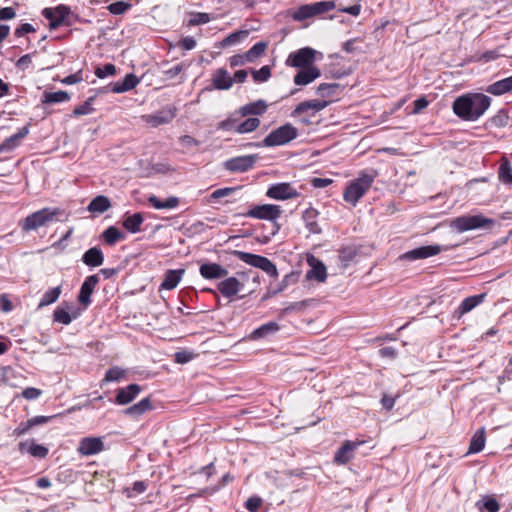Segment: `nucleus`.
<instances>
[{"instance_id":"23","label":"nucleus","mask_w":512,"mask_h":512,"mask_svg":"<svg viewBox=\"0 0 512 512\" xmlns=\"http://www.w3.org/2000/svg\"><path fill=\"white\" fill-rule=\"evenodd\" d=\"M185 273L184 269L168 270L165 273L160 289L172 290L177 287Z\"/></svg>"},{"instance_id":"45","label":"nucleus","mask_w":512,"mask_h":512,"mask_svg":"<svg viewBox=\"0 0 512 512\" xmlns=\"http://www.w3.org/2000/svg\"><path fill=\"white\" fill-rule=\"evenodd\" d=\"M150 408V400L148 398H144L141 401H139L137 404H134L133 406L126 409L125 413L129 415H141L145 411H147Z\"/></svg>"},{"instance_id":"37","label":"nucleus","mask_w":512,"mask_h":512,"mask_svg":"<svg viewBox=\"0 0 512 512\" xmlns=\"http://www.w3.org/2000/svg\"><path fill=\"white\" fill-rule=\"evenodd\" d=\"M234 254L237 256L239 260L242 262L258 268L261 261L264 259V256L243 252V251H234Z\"/></svg>"},{"instance_id":"2","label":"nucleus","mask_w":512,"mask_h":512,"mask_svg":"<svg viewBox=\"0 0 512 512\" xmlns=\"http://www.w3.org/2000/svg\"><path fill=\"white\" fill-rule=\"evenodd\" d=\"M377 176L378 172L374 169L361 171L358 174V177L352 180L346 187L343 194L344 200L351 205L356 206L358 201L369 190Z\"/></svg>"},{"instance_id":"41","label":"nucleus","mask_w":512,"mask_h":512,"mask_svg":"<svg viewBox=\"0 0 512 512\" xmlns=\"http://www.w3.org/2000/svg\"><path fill=\"white\" fill-rule=\"evenodd\" d=\"M70 100V95L66 91L45 92L43 103H62Z\"/></svg>"},{"instance_id":"21","label":"nucleus","mask_w":512,"mask_h":512,"mask_svg":"<svg viewBox=\"0 0 512 512\" xmlns=\"http://www.w3.org/2000/svg\"><path fill=\"white\" fill-rule=\"evenodd\" d=\"M321 72L319 68L313 66L308 68H300L298 73L294 76V83L299 86L308 85L315 79L320 77Z\"/></svg>"},{"instance_id":"25","label":"nucleus","mask_w":512,"mask_h":512,"mask_svg":"<svg viewBox=\"0 0 512 512\" xmlns=\"http://www.w3.org/2000/svg\"><path fill=\"white\" fill-rule=\"evenodd\" d=\"M54 416H35L30 419H28L26 422H22L18 425L16 428V433L18 435H22L26 433L30 428L37 426V425H43L48 423Z\"/></svg>"},{"instance_id":"24","label":"nucleus","mask_w":512,"mask_h":512,"mask_svg":"<svg viewBox=\"0 0 512 512\" xmlns=\"http://www.w3.org/2000/svg\"><path fill=\"white\" fill-rule=\"evenodd\" d=\"M82 261L87 266L98 267L103 264L104 256L99 248L92 247L84 253Z\"/></svg>"},{"instance_id":"46","label":"nucleus","mask_w":512,"mask_h":512,"mask_svg":"<svg viewBox=\"0 0 512 512\" xmlns=\"http://www.w3.org/2000/svg\"><path fill=\"white\" fill-rule=\"evenodd\" d=\"M477 506L481 511L485 509L488 512H498L500 509L498 502L492 497L483 498L481 501L477 502Z\"/></svg>"},{"instance_id":"33","label":"nucleus","mask_w":512,"mask_h":512,"mask_svg":"<svg viewBox=\"0 0 512 512\" xmlns=\"http://www.w3.org/2000/svg\"><path fill=\"white\" fill-rule=\"evenodd\" d=\"M499 180L505 185H512V165L507 158H502L498 171Z\"/></svg>"},{"instance_id":"60","label":"nucleus","mask_w":512,"mask_h":512,"mask_svg":"<svg viewBox=\"0 0 512 512\" xmlns=\"http://www.w3.org/2000/svg\"><path fill=\"white\" fill-rule=\"evenodd\" d=\"M211 21V17L208 13H195L193 14V17L190 19L189 23L191 25H200V24H206Z\"/></svg>"},{"instance_id":"61","label":"nucleus","mask_w":512,"mask_h":512,"mask_svg":"<svg viewBox=\"0 0 512 512\" xmlns=\"http://www.w3.org/2000/svg\"><path fill=\"white\" fill-rule=\"evenodd\" d=\"M42 394L40 389L34 387H28L23 390L22 396L27 400L37 399Z\"/></svg>"},{"instance_id":"36","label":"nucleus","mask_w":512,"mask_h":512,"mask_svg":"<svg viewBox=\"0 0 512 512\" xmlns=\"http://www.w3.org/2000/svg\"><path fill=\"white\" fill-rule=\"evenodd\" d=\"M234 254L237 256L239 260L242 262L258 268L261 261L264 259V256L243 252V251H234Z\"/></svg>"},{"instance_id":"54","label":"nucleus","mask_w":512,"mask_h":512,"mask_svg":"<svg viewBox=\"0 0 512 512\" xmlns=\"http://www.w3.org/2000/svg\"><path fill=\"white\" fill-rule=\"evenodd\" d=\"M271 76V69L269 66L265 65L261 67L259 70L252 71V77L255 82H266Z\"/></svg>"},{"instance_id":"44","label":"nucleus","mask_w":512,"mask_h":512,"mask_svg":"<svg viewBox=\"0 0 512 512\" xmlns=\"http://www.w3.org/2000/svg\"><path fill=\"white\" fill-rule=\"evenodd\" d=\"M248 36L247 30H239L229 34L221 41L222 47H229L239 43L242 39Z\"/></svg>"},{"instance_id":"18","label":"nucleus","mask_w":512,"mask_h":512,"mask_svg":"<svg viewBox=\"0 0 512 512\" xmlns=\"http://www.w3.org/2000/svg\"><path fill=\"white\" fill-rule=\"evenodd\" d=\"M280 329V326L275 321H270L268 323H265L261 325L260 327L254 329L248 336L249 340H260L268 338L275 333H277Z\"/></svg>"},{"instance_id":"62","label":"nucleus","mask_w":512,"mask_h":512,"mask_svg":"<svg viewBox=\"0 0 512 512\" xmlns=\"http://www.w3.org/2000/svg\"><path fill=\"white\" fill-rule=\"evenodd\" d=\"M229 63L231 65V67H237V66H242L246 63H249V61H248V59H246V54L244 53V54H237V55L230 57Z\"/></svg>"},{"instance_id":"39","label":"nucleus","mask_w":512,"mask_h":512,"mask_svg":"<svg viewBox=\"0 0 512 512\" xmlns=\"http://www.w3.org/2000/svg\"><path fill=\"white\" fill-rule=\"evenodd\" d=\"M60 294H61V288L59 286L47 290L43 294L38 307L42 308V307L48 306V305L56 302L58 300Z\"/></svg>"},{"instance_id":"58","label":"nucleus","mask_w":512,"mask_h":512,"mask_svg":"<svg viewBox=\"0 0 512 512\" xmlns=\"http://www.w3.org/2000/svg\"><path fill=\"white\" fill-rule=\"evenodd\" d=\"M115 73H116V67H115V65H113L111 63L105 64L103 67H98L95 70V75L100 79H103L108 76H112Z\"/></svg>"},{"instance_id":"38","label":"nucleus","mask_w":512,"mask_h":512,"mask_svg":"<svg viewBox=\"0 0 512 512\" xmlns=\"http://www.w3.org/2000/svg\"><path fill=\"white\" fill-rule=\"evenodd\" d=\"M102 237L107 244L114 245L124 239V234L118 228L110 226L103 232Z\"/></svg>"},{"instance_id":"12","label":"nucleus","mask_w":512,"mask_h":512,"mask_svg":"<svg viewBox=\"0 0 512 512\" xmlns=\"http://www.w3.org/2000/svg\"><path fill=\"white\" fill-rule=\"evenodd\" d=\"M444 250H447V247H443L438 244L421 246V247L412 249L410 251H407L406 253H404L401 256V258L405 259V260H410V261H414V260H418V259H426L431 256L437 255Z\"/></svg>"},{"instance_id":"40","label":"nucleus","mask_w":512,"mask_h":512,"mask_svg":"<svg viewBox=\"0 0 512 512\" xmlns=\"http://www.w3.org/2000/svg\"><path fill=\"white\" fill-rule=\"evenodd\" d=\"M241 118L239 115H235V111L226 119L222 120L218 124V129L227 132L237 133L238 120Z\"/></svg>"},{"instance_id":"11","label":"nucleus","mask_w":512,"mask_h":512,"mask_svg":"<svg viewBox=\"0 0 512 512\" xmlns=\"http://www.w3.org/2000/svg\"><path fill=\"white\" fill-rule=\"evenodd\" d=\"M266 196L275 200H288L297 198L299 192L290 183L281 182L271 185L266 192Z\"/></svg>"},{"instance_id":"13","label":"nucleus","mask_w":512,"mask_h":512,"mask_svg":"<svg viewBox=\"0 0 512 512\" xmlns=\"http://www.w3.org/2000/svg\"><path fill=\"white\" fill-rule=\"evenodd\" d=\"M244 288V283L241 279L231 276L225 277L217 284V289L225 298H233Z\"/></svg>"},{"instance_id":"50","label":"nucleus","mask_w":512,"mask_h":512,"mask_svg":"<svg viewBox=\"0 0 512 512\" xmlns=\"http://www.w3.org/2000/svg\"><path fill=\"white\" fill-rule=\"evenodd\" d=\"M94 100H95L94 96L89 97L83 104L79 105L78 107H76L73 110V115L74 116H83V115L91 114L94 110L92 107V103L94 102Z\"/></svg>"},{"instance_id":"29","label":"nucleus","mask_w":512,"mask_h":512,"mask_svg":"<svg viewBox=\"0 0 512 512\" xmlns=\"http://www.w3.org/2000/svg\"><path fill=\"white\" fill-rule=\"evenodd\" d=\"M111 207V202L108 197L99 195L91 200L87 209L91 213H104Z\"/></svg>"},{"instance_id":"15","label":"nucleus","mask_w":512,"mask_h":512,"mask_svg":"<svg viewBox=\"0 0 512 512\" xmlns=\"http://www.w3.org/2000/svg\"><path fill=\"white\" fill-rule=\"evenodd\" d=\"M99 282L97 275L88 276L82 283L78 301L81 305L88 306L91 303V295Z\"/></svg>"},{"instance_id":"55","label":"nucleus","mask_w":512,"mask_h":512,"mask_svg":"<svg viewBox=\"0 0 512 512\" xmlns=\"http://www.w3.org/2000/svg\"><path fill=\"white\" fill-rule=\"evenodd\" d=\"M354 450H337L334 456V463L339 465L347 464L353 458Z\"/></svg>"},{"instance_id":"43","label":"nucleus","mask_w":512,"mask_h":512,"mask_svg":"<svg viewBox=\"0 0 512 512\" xmlns=\"http://www.w3.org/2000/svg\"><path fill=\"white\" fill-rule=\"evenodd\" d=\"M266 49L267 43L264 41H260L254 44L247 52H245L246 59H248L249 62H253L261 55H263Z\"/></svg>"},{"instance_id":"57","label":"nucleus","mask_w":512,"mask_h":512,"mask_svg":"<svg viewBox=\"0 0 512 512\" xmlns=\"http://www.w3.org/2000/svg\"><path fill=\"white\" fill-rule=\"evenodd\" d=\"M262 504V498L259 496H251L246 500L244 506L249 512H258Z\"/></svg>"},{"instance_id":"30","label":"nucleus","mask_w":512,"mask_h":512,"mask_svg":"<svg viewBox=\"0 0 512 512\" xmlns=\"http://www.w3.org/2000/svg\"><path fill=\"white\" fill-rule=\"evenodd\" d=\"M148 202L153 206L155 209L162 210V209H174L179 204V199L175 196L169 197L165 201H161L158 197L155 195H150L148 197Z\"/></svg>"},{"instance_id":"32","label":"nucleus","mask_w":512,"mask_h":512,"mask_svg":"<svg viewBox=\"0 0 512 512\" xmlns=\"http://www.w3.org/2000/svg\"><path fill=\"white\" fill-rule=\"evenodd\" d=\"M328 105L327 101L320 100H310L301 102L294 110V114H300L306 112L308 110H313L314 112H319L326 108Z\"/></svg>"},{"instance_id":"7","label":"nucleus","mask_w":512,"mask_h":512,"mask_svg":"<svg viewBox=\"0 0 512 512\" xmlns=\"http://www.w3.org/2000/svg\"><path fill=\"white\" fill-rule=\"evenodd\" d=\"M281 214L282 210L280 206L274 204H263L252 207L245 215L250 218L271 221L276 226V230H278L279 226L276 224V221Z\"/></svg>"},{"instance_id":"49","label":"nucleus","mask_w":512,"mask_h":512,"mask_svg":"<svg viewBox=\"0 0 512 512\" xmlns=\"http://www.w3.org/2000/svg\"><path fill=\"white\" fill-rule=\"evenodd\" d=\"M338 89L339 84L337 83H322L317 87V94L322 97H330L333 96Z\"/></svg>"},{"instance_id":"5","label":"nucleus","mask_w":512,"mask_h":512,"mask_svg":"<svg viewBox=\"0 0 512 512\" xmlns=\"http://www.w3.org/2000/svg\"><path fill=\"white\" fill-rule=\"evenodd\" d=\"M298 136V130L292 124L287 123L272 130L263 140L265 147L286 145Z\"/></svg>"},{"instance_id":"10","label":"nucleus","mask_w":512,"mask_h":512,"mask_svg":"<svg viewBox=\"0 0 512 512\" xmlns=\"http://www.w3.org/2000/svg\"><path fill=\"white\" fill-rule=\"evenodd\" d=\"M70 14V8L65 5L44 8L42 15L49 20V28L54 30L65 23V19Z\"/></svg>"},{"instance_id":"22","label":"nucleus","mask_w":512,"mask_h":512,"mask_svg":"<svg viewBox=\"0 0 512 512\" xmlns=\"http://www.w3.org/2000/svg\"><path fill=\"white\" fill-rule=\"evenodd\" d=\"M29 128L28 126H25L21 128L17 133L13 134L12 136L6 138L1 144H0V152H10L14 150L16 147L19 146L20 142L28 135Z\"/></svg>"},{"instance_id":"52","label":"nucleus","mask_w":512,"mask_h":512,"mask_svg":"<svg viewBox=\"0 0 512 512\" xmlns=\"http://www.w3.org/2000/svg\"><path fill=\"white\" fill-rule=\"evenodd\" d=\"M486 443V435L484 428H481L473 435L469 448H484Z\"/></svg>"},{"instance_id":"34","label":"nucleus","mask_w":512,"mask_h":512,"mask_svg":"<svg viewBox=\"0 0 512 512\" xmlns=\"http://www.w3.org/2000/svg\"><path fill=\"white\" fill-rule=\"evenodd\" d=\"M307 279H315L318 282H324L327 278L326 267L322 262H317L306 273Z\"/></svg>"},{"instance_id":"28","label":"nucleus","mask_w":512,"mask_h":512,"mask_svg":"<svg viewBox=\"0 0 512 512\" xmlns=\"http://www.w3.org/2000/svg\"><path fill=\"white\" fill-rule=\"evenodd\" d=\"M510 91H512V75L489 85L487 88V92L493 95H502Z\"/></svg>"},{"instance_id":"17","label":"nucleus","mask_w":512,"mask_h":512,"mask_svg":"<svg viewBox=\"0 0 512 512\" xmlns=\"http://www.w3.org/2000/svg\"><path fill=\"white\" fill-rule=\"evenodd\" d=\"M174 117V111L172 109H166L158 111L155 114L143 115L142 119L152 127H157L159 125L169 123Z\"/></svg>"},{"instance_id":"63","label":"nucleus","mask_w":512,"mask_h":512,"mask_svg":"<svg viewBox=\"0 0 512 512\" xmlns=\"http://www.w3.org/2000/svg\"><path fill=\"white\" fill-rule=\"evenodd\" d=\"M193 354L188 351H180L175 353V361L179 364H185L191 361Z\"/></svg>"},{"instance_id":"42","label":"nucleus","mask_w":512,"mask_h":512,"mask_svg":"<svg viewBox=\"0 0 512 512\" xmlns=\"http://www.w3.org/2000/svg\"><path fill=\"white\" fill-rule=\"evenodd\" d=\"M444 455L441 450H430L425 455L426 465L431 468L439 467L443 462Z\"/></svg>"},{"instance_id":"56","label":"nucleus","mask_w":512,"mask_h":512,"mask_svg":"<svg viewBox=\"0 0 512 512\" xmlns=\"http://www.w3.org/2000/svg\"><path fill=\"white\" fill-rule=\"evenodd\" d=\"M258 268L266 272L271 277L276 278L278 276V270L276 266L266 257H264V259L261 261Z\"/></svg>"},{"instance_id":"53","label":"nucleus","mask_w":512,"mask_h":512,"mask_svg":"<svg viewBox=\"0 0 512 512\" xmlns=\"http://www.w3.org/2000/svg\"><path fill=\"white\" fill-rule=\"evenodd\" d=\"M54 321L62 323L64 325H68L72 322V317L69 312L61 307H58L53 314Z\"/></svg>"},{"instance_id":"64","label":"nucleus","mask_w":512,"mask_h":512,"mask_svg":"<svg viewBox=\"0 0 512 512\" xmlns=\"http://www.w3.org/2000/svg\"><path fill=\"white\" fill-rule=\"evenodd\" d=\"M429 102L425 97H420L414 101L412 114H418L428 106Z\"/></svg>"},{"instance_id":"51","label":"nucleus","mask_w":512,"mask_h":512,"mask_svg":"<svg viewBox=\"0 0 512 512\" xmlns=\"http://www.w3.org/2000/svg\"><path fill=\"white\" fill-rule=\"evenodd\" d=\"M124 376H125V370L118 366H114L106 371L105 378L103 381H105V382L119 381Z\"/></svg>"},{"instance_id":"47","label":"nucleus","mask_w":512,"mask_h":512,"mask_svg":"<svg viewBox=\"0 0 512 512\" xmlns=\"http://www.w3.org/2000/svg\"><path fill=\"white\" fill-rule=\"evenodd\" d=\"M131 8V3L128 1H116L111 3L107 9L113 15H122Z\"/></svg>"},{"instance_id":"8","label":"nucleus","mask_w":512,"mask_h":512,"mask_svg":"<svg viewBox=\"0 0 512 512\" xmlns=\"http://www.w3.org/2000/svg\"><path fill=\"white\" fill-rule=\"evenodd\" d=\"M318 52L310 47L301 48L289 54L286 64L296 68L313 67L315 57Z\"/></svg>"},{"instance_id":"16","label":"nucleus","mask_w":512,"mask_h":512,"mask_svg":"<svg viewBox=\"0 0 512 512\" xmlns=\"http://www.w3.org/2000/svg\"><path fill=\"white\" fill-rule=\"evenodd\" d=\"M268 104L264 100H257L255 102L247 103L235 111V115L240 117L246 116H260L266 112Z\"/></svg>"},{"instance_id":"20","label":"nucleus","mask_w":512,"mask_h":512,"mask_svg":"<svg viewBox=\"0 0 512 512\" xmlns=\"http://www.w3.org/2000/svg\"><path fill=\"white\" fill-rule=\"evenodd\" d=\"M141 392V387L138 384H130L126 388L117 390L116 403L119 405H126L132 402Z\"/></svg>"},{"instance_id":"14","label":"nucleus","mask_w":512,"mask_h":512,"mask_svg":"<svg viewBox=\"0 0 512 512\" xmlns=\"http://www.w3.org/2000/svg\"><path fill=\"white\" fill-rule=\"evenodd\" d=\"M199 273L206 280L223 279L229 274L226 268L215 262L202 264L199 268Z\"/></svg>"},{"instance_id":"48","label":"nucleus","mask_w":512,"mask_h":512,"mask_svg":"<svg viewBox=\"0 0 512 512\" xmlns=\"http://www.w3.org/2000/svg\"><path fill=\"white\" fill-rule=\"evenodd\" d=\"M103 437H85L80 441L78 448H103Z\"/></svg>"},{"instance_id":"27","label":"nucleus","mask_w":512,"mask_h":512,"mask_svg":"<svg viewBox=\"0 0 512 512\" xmlns=\"http://www.w3.org/2000/svg\"><path fill=\"white\" fill-rule=\"evenodd\" d=\"M139 83V79L132 73L127 74L122 81L114 84L112 91L115 93H123L135 88Z\"/></svg>"},{"instance_id":"35","label":"nucleus","mask_w":512,"mask_h":512,"mask_svg":"<svg viewBox=\"0 0 512 512\" xmlns=\"http://www.w3.org/2000/svg\"><path fill=\"white\" fill-rule=\"evenodd\" d=\"M260 120L257 117H250L239 123L237 126V134H247L255 131L260 126Z\"/></svg>"},{"instance_id":"31","label":"nucleus","mask_w":512,"mask_h":512,"mask_svg":"<svg viewBox=\"0 0 512 512\" xmlns=\"http://www.w3.org/2000/svg\"><path fill=\"white\" fill-rule=\"evenodd\" d=\"M485 297H486V294L482 293L479 295H474V296L465 298L458 308L459 313L461 315H463L465 313L470 312L475 307H477L479 304H481Z\"/></svg>"},{"instance_id":"9","label":"nucleus","mask_w":512,"mask_h":512,"mask_svg":"<svg viewBox=\"0 0 512 512\" xmlns=\"http://www.w3.org/2000/svg\"><path fill=\"white\" fill-rule=\"evenodd\" d=\"M258 159L257 155H242L224 162V168L230 172L243 173L250 170Z\"/></svg>"},{"instance_id":"4","label":"nucleus","mask_w":512,"mask_h":512,"mask_svg":"<svg viewBox=\"0 0 512 512\" xmlns=\"http://www.w3.org/2000/svg\"><path fill=\"white\" fill-rule=\"evenodd\" d=\"M493 223V219L486 218L481 214L464 215L453 219L450 223V227L458 233H463L470 230L487 228Z\"/></svg>"},{"instance_id":"26","label":"nucleus","mask_w":512,"mask_h":512,"mask_svg":"<svg viewBox=\"0 0 512 512\" xmlns=\"http://www.w3.org/2000/svg\"><path fill=\"white\" fill-rule=\"evenodd\" d=\"M144 218L141 213H134L132 215H126L123 220V227L130 233H138L141 230Z\"/></svg>"},{"instance_id":"19","label":"nucleus","mask_w":512,"mask_h":512,"mask_svg":"<svg viewBox=\"0 0 512 512\" xmlns=\"http://www.w3.org/2000/svg\"><path fill=\"white\" fill-rule=\"evenodd\" d=\"M212 84L217 90H228L233 85V79L224 68H219L212 74Z\"/></svg>"},{"instance_id":"1","label":"nucleus","mask_w":512,"mask_h":512,"mask_svg":"<svg viewBox=\"0 0 512 512\" xmlns=\"http://www.w3.org/2000/svg\"><path fill=\"white\" fill-rule=\"evenodd\" d=\"M491 98L482 93L461 95L453 102V112L462 120L477 121L490 107Z\"/></svg>"},{"instance_id":"3","label":"nucleus","mask_w":512,"mask_h":512,"mask_svg":"<svg viewBox=\"0 0 512 512\" xmlns=\"http://www.w3.org/2000/svg\"><path fill=\"white\" fill-rule=\"evenodd\" d=\"M61 214L59 208H43L25 217L21 222V228L25 232L34 231L58 221Z\"/></svg>"},{"instance_id":"59","label":"nucleus","mask_w":512,"mask_h":512,"mask_svg":"<svg viewBox=\"0 0 512 512\" xmlns=\"http://www.w3.org/2000/svg\"><path fill=\"white\" fill-rule=\"evenodd\" d=\"M508 115L504 111H499L490 119L491 125L494 127H504L508 124Z\"/></svg>"},{"instance_id":"6","label":"nucleus","mask_w":512,"mask_h":512,"mask_svg":"<svg viewBox=\"0 0 512 512\" xmlns=\"http://www.w3.org/2000/svg\"><path fill=\"white\" fill-rule=\"evenodd\" d=\"M336 3L333 0L319 1L311 4H304L292 14V18L296 21H303L308 18L329 12L335 9Z\"/></svg>"}]
</instances>
